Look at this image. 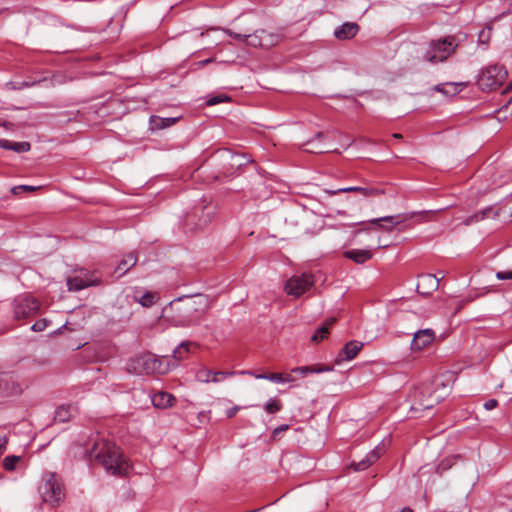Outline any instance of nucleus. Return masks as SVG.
<instances>
[{
    "label": "nucleus",
    "mask_w": 512,
    "mask_h": 512,
    "mask_svg": "<svg viewBox=\"0 0 512 512\" xmlns=\"http://www.w3.org/2000/svg\"><path fill=\"white\" fill-rule=\"evenodd\" d=\"M86 456L89 461H97L114 476H125L132 469L131 463L121 449L116 444L102 438L95 440L92 446L87 448Z\"/></svg>",
    "instance_id": "obj_1"
},
{
    "label": "nucleus",
    "mask_w": 512,
    "mask_h": 512,
    "mask_svg": "<svg viewBox=\"0 0 512 512\" xmlns=\"http://www.w3.org/2000/svg\"><path fill=\"white\" fill-rule=\"evenodd\" d=\"M197 302L191 296L185 295L169 303L164 309L165 313H171L168 316L170 322L176 327H189L196 324Z\"/></svg>",
    "instance_id": "obj_2"
},
{
    "label": "nucleus",
    "mask_w": 512,
    "mask_h": 512,
    "mask_svg": "<svg viewBox=\"0 0 512 512\" xmlns=\"http://www.w3.org/2000/svg\"><path fill=\"white\" fill-rule=\"evenodd\" d=\"M38 491L43 501L51 505H58L65 497L61 477L54 472L43 474Z\"/></svg>",
    "instance_id": "obj_3"
},
{
    "label": "nucleus",
    "mask_w": 512,
    "mask_h": 512,
    "mask_svg": "<svg viewBox=\"0 0 512 512\" xmlns=\"http://www.w3.org/2000/svg\"><path fill=\"white\" fill-rule=\"evenodd\" d=\"M456 48L457 44L453 37L433 40L423 54V59L432 64L443 62L455 52Z\"/></svg>",
    "instance_id": "obj_4"
},
{
    "label": "nucleus",
    "mask_w": 512,
    "mask_h": 512,
    "mask_svg": "<svg viewBox=\"0 0 512 512\" xmlns=\"http://www.w3.org/2000/svg\"><path fill=\"white\" fill-rule=\"evenodd\" d=\"M127 370L138 375L165 372L160 360L151 353H143L132 358L127 364Z\"/></svg>",
    "instance_id": "obj_5"
},
{
    "label": "nucleus",
    "mask_w": 512,
    "mask_h": 512,
    "mask_svg": "<svg viewBox=\"0 0 512 512\" xmlns=\"http://www.w3.org/2000/svg\"><path fill=\"white\" fill-rule=\"evenodd\" d=\"M507 71L498 65H491L482 70L478 76V85L482 90H494L506 79Z\"/></svg>",
    "instance_id": "obj_6"
},
{
    "label": "nucleus",
    "mask_w": 512,
    "mask_h": 512,
    "mask_svg": "<svg viewBox=\"0 0 512 512\" xmlns=\"http://www.w3.org/2000/svg\"><path fill=\"white\" fill-rule=\"evenodd\" d=\"M415 403L411 405V411L428 410L439 403L443 396L435 395V391L429 386H422L413 392Z\"/></svg>",
    "instance_id": "obj_7"
},
{
    "label": "nucleus",
    "mask_w": 512,
    "mask_h": 512,
    "mask_svg": "<svg viewBox=\"0 0 512 512\" xmlns=\"http://www.w3.org/2000/svg\"><path fill=\"white\" fill-rule=\"evenodd\" d=\"M314 283L313 275L302 273L289 278L285 283L284 289L288 295L298 298L308 291Z\"/></svg>",
    "instance_id": "obj_8"
},
{
    "label": "nucleus",
    "mask_w": 512,
    "mask_h": 512,
    "mask_svg": "<svg viewBox=\"0 0 512 512\" xmlns=\"http://www.w3.org/2000/svg\"><path fill=\"white\" fill-rule=\"evenodd\" d=\"M39 309L40 302L31 296H18L13 301L14 318L17 320L34 316Z\"/></svg>",
    "instance_id": "obj_9"
},
{
    "label": "nucleus",
    "mask_w": 512,
    "mask_h": 512,
    "mask_svg": "<svg viewBox=\"0 0 512 512\" xmlns=\"http://www.w3.org/2000/svg\"><path fill=\"white\" fill-rule=\"evenodd\" d=\"M429 211H422V212H411V213H405V214H398L396 216H385L381 218L372 219L369 221L370 224L375 225L377 228L384 229L386 231H392L393 228L407 220H410L414 218L415 216H421L423 219L427 220V217L429 216Z\"/></svg>",
    "instance_id": "obj_10"
},
{
    "label": "nucleus",
    "mask_w": 512,
    "mask_h": 512,
    "mask_svg": "<svg viewBox=\"0 0 512 512\" xmlns=\"http://www.w3.org/2000/svg\"><path fill=\"white\" fill-rule=\"evenodd\" d=\"M218 155L224 161L223 169L226 175H232L235 170L251 162L245 155L232 153L229 150H222L218 152Z\"/></svg>",
    "instance_id": "obj_11"
},
{
    "label": "nucleus",
    "mask_w": 512,
    "mask_h": 512,
    "mask_svg": "<svg viewBox=\"0 0 512 512\" xmlns=\"http://www.w3.org/2000/svg\"><path fill=\"white\" fill-rule=\"evenodd\" d=\"M278 41V35L271 34L266 30H256L252 34H246L245 44L252 47L269 48Z\"/></svg>",
    "instance_id": "obj_12"
},
{
    "label": "nucleus",
    "mask_w": 512,
    "mask_h": 512,
    "mask_svg": "<svg viewBox=\"0 0 512 512\" xmlns=\"http://www.w3.org/2000/svg\"><path fill=\"white\" fill-rule=\"evenodd\" d=\"M101 280L94 278L92 274L86 273L85 276H74L67 279V286L69 291L78 292L90 286H97Z\"/></svg>",
    "instance_id": "obj_13"
},
{
    "label": "nucleus",
    "mask_w": 512,
    "mask_h": 512,
    "mask_svg": "<svg viewBox=\"0 0 512 512\" xmlns=\"http://www.w3.org/2000/svg\"><path fill=\"white\" fill-rule=\"evenodd\" d=\"M435 340V332L430 329H421L414 333L411 341V350L421 351Z\"/></svg>",
    "instance_id": "obj_14"
},
{
    "label": "nucleus",
    "mask_w": 512,
    "mask_h": 512,
    "mask_svg": "<svg viewBox=\"0 0 512 512\" xmlns=\"http://www.w3.org/2000/svg\"><path fill=\"white\" fill-rule=\"evenodd\" d=\"M439 278L433 274H422L419 276L417 291L423 295H430L439 287Z\"/></svg>",
    "instance_id": "obj_15"
},
{
    "label": "nucleus",
    "mask_w": 512,
    "mask_h": 512,
    "mask_svg": "<svg viewBox=\"0 0 512 512\" xmlns=\"http://www.w3.org/2000/svg\"><path fill=\"white\" fill-rule=\"evenodd\" d=\"M364 344L357 340L347 342L337 355V362L350 361L356 357Z\"/></svg>",
    "instance_id": "obj_16"
},
{
    "label": "nucleus",
    "mask_w": 512,
    "mask_h": 512,
    "mask_svg": "<svg viewBox=\"0 0 512 512\" xmlns=\"http://www.w3.org/2000/svg\"><path fill=\"white\" fill-rule=\"evenodd\" d=\"M237 372L230 371V372H223V371H213L210 369H202L197 373V378L203 382H220L226 377L233 376Z\"/></svg>",
    "instance_id": "obj_17"
},
{
    "label": "nucleus",
    "mask_w": 512,
    "mask_h": 512,
    "mask_svg": "<svg viewBox=\"0 0 512 512\" xmlns=\"http://www.w3.org/2000/svg\"><path fill=\"white\" fill-rule=\"evenodd\" d=\"M359 31V26L353 22H346L337 27L334 31V36L339 40H348L356 36Z\"/></svg>",
    "instance_id": "obj_18"
},
{
    "label": "nucleus",
    "mask_w": 512,
    "mask_h": 512,
    "mask_svg": "<svg viewBox=\"0 0 512 512\" xmlns=\"http://www.w3.org/2000/svg\"><path fill=\"white\" fill-rule=\"evenodd\" d=\"M381 455V451L379 448H375L371 450L365 458L360 460L359 462H353L351 463V467L354 469V471H364L367 468H369L374 462H376Z\"/></svg>",
    "instance_id": "obj_19"
},
{
    "label": "nucleus",
    "mask_w": 512,
    "mask_h": 512,
    "mask_svg": "<svg viewBox=\"0 0 512 512\" xmlns=\"http://www.w3.org/2000/svg\"><path fill=\"white\" fill-rule=\"evenodd\" d=\"M343 256L357 264H364L373 257V253L368 249H352L345 251Z\"/></svg>",
    "instance_id": "obj_20"
},
{
    "label": "nucleus",
    "mask_w": 512,
    "mask_h": 512,
    "mask_svg": "<svg viewBox=\"0 0 512 512\" xmlns=\"http://www.w3.org/2000/svg\"><path fill=\"white\" fill-rule=\"evenodd\" d=\"M21 393V387L11 377L0 376V396L16 395Z\"/></svg>",
    "instance_id": "obj_21"
},
{
    "label": "nucleus",
    "mask_w": 512,
    "mask_h": 512,
    "mask_svg": "<svg viewBox=\"0 0 512 512\" xmlns=\"http://www.w3.org/2000/svg\"><path fill=\"white\" fill-rule=\"evenodd\" d=\"M132 298L135 302L139 303L143 307H151L154 305L157 296L151 291L142 292L141 289H135L133 291Z\"/></svg>",
    "instance_id": "obj_22"
},
{
    "label": "nucleus",
    "mask_w": 512,
    "mask_h": 512,
    "mask_svg": "<svg viewBox=\"0 0 512 512\" xmlns=\"http://www.w3.org/2000/svg\"><path fill=\"white\" fill-rule=\"evenodd\" d=\"M174 396L167 392H157L151 397V402L156 408L165 409L172 406Z\"/></svg>",
    "instance_id": "obj_23"
},
{
    "label": "nucleus",
    "mask_w": 512,
    "mask_h": 512,
    "mask_svg": "<svg viewBox=\"0 0 512 512\" xmlns=\"http://www.w3.org/2000/svg\"><path fill=\"white\" fill-rule=\"evenodd\" d=\"M332 370H333V366H329V365H311V366L295 367L291 370V372L299 374L302 377H305L310 373H322V372H329Z\"/></svg>",
    "instance_id": "obj_24"
},
{
    "label": "nucleus",
    "mask_w": 512,
    "mask_h": 512,
    "mask_svg": "<svg viewBox=\"0 0 512 512\" xmlns=\"http://www.w3.org/2000/svg\"><path fill=\"white\" fill-rule=\"evenodd\" d=\"M0 148L5 150H12L17 153H24L28 152L31 148V145L29 142L23 141V142H12L6 139H0Z\"/></svg>",
    "instance_id": "obj_25"
},
{
    "label": "nucleus",
    "mask_w": 512,
    "mask_h": 512,
    "mask_svg": "<svg viewBox=\"0 0 512 512\" xmlns=\"http://www.w3.org/2000/svg\"><path fill=\"white\" fill-rule=\"evenodd\" d=\"M137 263V257L134 253L127 254L118 264L115 269V272L122 276L127 273L132 267H134Z\"/></svg>",
    "instance_id": "obj_26"
},
{
    "label": "nucleus",
    "mask_w": 512,
    "mask_h": 512,
    "mask_svg": "<svg viewBox=\"0 0 512 512\" xmlns=\"http://www.w3.org/2000/svg\"><path fill=\"white\" fill-rule=\"evenodd\" d=\"M74 411L75 408L72 405H61L55 411L54 421L65 423L71 419Z\"/></svg>",
    "instance_id": "obj_27"
},
{
    "label": "nucleus",
    "mask_w": 512,
    "mask_h": 512,
    "mask_svg": "<svg viewBox=\"0 0 512 512\" xmlns=\"http://www.w3.org/2000/svg\"><path fill=\"white\" fill-rule=\"evenodd\" d=\"M336 322V318L331 317L325 321V323L319 327L316 332L313 334L311 340L313 342H318L320 340H323L327 337L329 334L330 327H332Z\"/></svg>",
    "instance_id": "obj_28"
},
{
    "label": "nucleus",
    "mask_w": 512,
    "mask_h": 512,
    "mask_svg": "<svg viewBox=\"0 0 512 512\" xmlns=\"http://www.w3.org/2000/svg\"><path fill=\"white\" fill-rule=\"evenodd\" d=\"M462 85H463L462 83H454V82L442 83V84H437L434 87V90L437 92H441L446 96H454L460 92L459 87Z\"/></svg>",
    "instance_id": "obj_29"
},
{
    "label": "nucleus",
    "mask_w": 512,
    "mask_h": 512,
    "mask_svg": "<svg viewBox=\"0 0 512 512\" xmlns=\"http://www.w3.org/2000/svg\"><path fill=\"white\" fill-rule=\"evenodd\" d=\"M238 373L239 374H248V375H251V376L255 377L256 379H265V380H269V381L275 382V383H278V381L281 380V373H261V374H257V373H254L252 371H240Z\"/></svg>",
    "instance_id": "obj_30"
},
{
    "label": "nucleus",
    "mask_w": 512,
    "mask_h": 512,
    "mask_svg": "<svg viewBox=\"0 0 512 512\" xmlns=\"http://www.w3.org/2000/svg\"><path fill=\"white\" fill-rule=\"evenodd\" d=\"M214 210L215 208L212 205H207L203 207L202 217L200 218V223L198 224L199 229L204 227L211 220V218L214 215Z\"/></svg>",
    "instance_id": "obj_31"
},
{
    "label": "nucleus",
    "mask_w": 512,
    "mask_h": 512,
    "mask_svg": "<svg viewBox=\"0 0 512 512\" xmlns=\"http://www.w3.org/2000/svg\"><path fill=\"white\" fill-rule=\"evenodd\" d=\"M189 342H182L178 347H176L173 351V357L176 360L184 359L189 353Z\"/></svg>",
    "instance_id": "obj_32"
},
{
    "label": "nucleus",
    "mask_w": 512,
    "mask_h": 512,
    "mask_svg": "<svg viewBox=\"0 0 512 512\" xmlns=\"http://www.w3.org/2000/svg\"><path fill=\"white\" fill-rule=\"evenodd\" d=\"M268 414H275L282 409V403L279 400L270 399L264 406Z\"/></svg>",
    "instance_id": "obj_33"
},
{
    "label": "nucleus",
    "mask_w": 512,
    "mask_h": 512,
    "mask_svg": "<svg viewBox=\"0 0 512 512\" xmlns=\"http://www.w3.org/2000/svg\"><path fill=\"white\" fill-rule=\"evenodd\" d=\"M152 120V123L155 124V127L158 128V129H163V128H166V127H169L170 125L174 124L176 122V118H159L157 117L156 119H154L153 117L151 118Z\"/></svg>",
    "instance_id": "obj_34"
},
{
    "label": "nucleus",
    "mask_w": 512,
    "mask_h": 512,
    "mask_svg": "<svg viewBox=\"0 0 512 512\" xmlns=\"http://www.w3.org/2000/svg\"><path fill=\"white\" fill-rule=\"evenodd\" d=\"M19 456L11 455L7 456L3 460V467L7 471H13L16 467V464L20 461Z\"/></svg>",
    "instance_id": "obj_35"
},
{
    "label": "nucleus",
    "mask_w": 512,
    "mask_h": 512,
    "mask_svg": "<svg viewBox=\"0 0 512 512\" xmlns=\"http://www.w3.org/2000/svg\"><path fill=\"white\" fill-rule=\"evenodd\" d=\"M358 193L364 197H374L383 194L384 191L373 187H359Z\"/></svg>",
    "instance_id": "obj_36"
},
{
    "label": "nucleus",
    "mask_w": 512,
    "mask_h": 512,
    "mask_svg": "<svg viewBox=\"0 0 512 512\" xmlns=\"http://www.w3.org/2000/svg\"><path fill=\"white\" fill-rule=\"evenodd\" d=\"M487 212H488V210H483L481 212H477L474 215L467 217L463 223L468 226L475 222H478L485 218Z\"/></svg>",
    "instance_id": "obj_37"
},
{
    "label": "nucleus",
    "mask_w": 512,
    "mask_h": 512,
    "mask_svg": "<svg viewBox=\"0 0 512 512\" xmlns=\"http://www.w3.org/2000/svg\"><path fill=\"white\" fill-rule=\"evenodd\" d=\"M229 101H230V97L229 96L218 95V96H213V97L209 98L207 100V105L213 106V105H216V104H219V103L229 102Z\"/></svg>",
    "instance_id": "obj_38"
},
{
    "label": "nucleus",
    "mask_w": 512,
    "mask_h": 512,
    "mask_svg": "<svg viewBox=\"0 0 512 512\" xmlns=\"http://www.w3.org/2000/svg\"><path fill=\"white\" fill-rule=\"evenodd\" d=\"M37 189V187L35 186H30V185H19V186H15L11 189V192L14 194V195H18L20 192H32V191H35Z\"/></svg>",
    "instance_id": "obj_39"
},
{
    "label": "nucleus",
    "mask_w": 512,
    "mask_h": 512,
    "mask_svg": "<svg viewBox=\"0 0 512 512\" xmlns=\"http://www.w3.org/2000/svg\"><path fill=\"white\" fill-rule=\"evenodd\" d=\"M358 190H359V186H351V187H346V188H340L338 190H333V191L326 190V193H328L330 195H335L337 193L358 192Z\"/></svg>",
    "instance_id": "obj_40"
},
{
    "label": "nucleus",
    "mask_w": 512,
    "mask_h": 512,
    "mask_svg": "<svg viewBox=\"0 0 512 512\" xmlns=\"http://www.w3.org/2000/svg\"><path fill=\"white\" fill-rule=\"evenodd\" d=\"M47 323L48 322L46 319L38 320L31 326V329L35 332H41L45 330V328L47 327Z\"/></svg>",
    "instance_id": "obj_41"
},
{
    "label": "nucleus",
    "mask_w": 512,
    "mask_h": 512,
    "mask_svg": "<svg viewBox=\"0 0 512 512\" xmlns=\"http://www.w3.org/2000/svg\"><path fill=\"white\" fill-rule=\"evenodd\" d=\"M225 32L230 36L232 37L233 39L237 40V41H241V42H245V38H246V34H242V33H236V32H233L232 30L230 29H226Z\"/></svg>",
    "instance_id": "obj_42"
},
{
    "label": "nucleus",
    "mask_w": 512,
    "mask_h": 512,
    "mask_svg": "<svg viewBox=\"0 0 512 512\" xmlns=\"http://www.w3.org/2000/svg\"><path fill=\"white\" fill-rule=\"evenodd\" d=\"M496 278L498 280H512V270L511 271H498L496 273Z\"/></svg>",
    "instance_id": "obj_43"
},
{
    "label": "nucleus",
    "mask_w": 512,
    "mask_h": 512,
    "mask_svg": "<svg viewBox=\"0 0 512 512\" xmlns=\"http://www.w3.org/2000/svg\"><path fill=\"white\" fill-rule=\"evenodd\" d=\"M498 405V401L496 399H489L484 403V408L486 410H492L496 408Z\"/></svg>",
    "instance_id": "obj_44"
},
{
    "label": "nucleus",
    "mask_w": 512,
    "mask_h": 512,
    "mask_svg": "<svg viewBox=\"0 0 512 512\" xmlns=\"http://www.w3.org/2000/svg\"><path fill=\"white\" fill-rule=\"evenodd\" d=\"M8 438L6 436L0 437V455L4 453L7 448Z\"/></svg>",
    "instance_id": "obj_45"
},
{
    "label": "nucleus",
    "mask_w": 512,
    "mask_h": 512,
    "mask_svg": "<svg viewBox=\"0 0 512 512\" xmlns=\"http://www.w3.org/2000/svg\"><path fill=\"white\" fill-rule=\"evenodd\" d=\"M239 406H234L226 410V417L232 418L236 415V413L239 411Z\"/></svg>",
    "instance_id": "obj_46"
},
{
    "label": "nucleus",
    "mask_w": 512,
    "mask_h": 512,
    "mask_svg": "<svg viewBox=\"0 0 512 512\" xmlns=\"http://www.w3.org/2000/svg\"><path fill=\"white\" fill-rule=\"evenodd\" d=\"M294 378L291 374H281V380L278 383H290L293 382Z\"/></svg>",
    "instance_id": "obj_47"
},
{
    "label": "nucleus",
    "mask_w": 512,
    "mask_h": 512,
    "mask_svg": "<svg viewBox=\"0 0 512 512\" xmlns=\"http://www.w3.org/2000/svg\"><path fill=\"white\" fill-rule=\"evenodd\" d=\"M287 429H288V425L287 424L280 425V426H278L277 428L274 429L273 436H276V435L286 431Z\"/></svg>",
    "instance_id": "obj_48"
},
{
    "label": "nucleus",
    "mask_w": 512,
    "mask_h": 512,
    "mask_svg": "<svg viewBox=\"0 0 512 512\" xmlns=\"http://www.w3.org/2000/svg\"><path fill=\"white\" fill-rule=\"evenodd\" d=\"M324 137H325V134L322 131L317 132L314 136V138L317 140H322Z\"/></svg>",
    "instance_id": "obj_49"
},
{
    "label": "nucleus",
    "mask_w": 512,
    "mask_h": 512,
    "mask_svg": "<svg viewBox=\"0 0 512 512\" xmlns=\"http://www.w3.org/2000/svg\"><path fill=\"white\" fill-rule=\"evenodd\" d=\"M446 469H448V467H447V466H445L443 463H441V464L438 466V471H439V472H440V471H444V470H446Z\"/></svg>",
    "instance_id": "obj_50"
},
{
    "label": "nucleus",
    "mask_w": 512,
    "mask_h": 512,
    "mask_svg": "<svg viewBox=\"0 0 512 512\" xmlns=\"http://www.w3.org/2000/svg\"><path fill=\"white\" fill-rule=\"evenodd\" d=\"M400 512H414V511L411 508H409V507H404V508L401 509Z\"/></svg>",
    "instance_id": "obj_51"
},
{
    "label": "nucleus",
    "mask_w": 512,
    "mask_h": 512,
    "mask_svg": "<svg viewBox=\"0 0 512 512\" xmlns=\"http://www.w3.org/2000/svg\"><path fill=\"white\" fill-rule=\"evenodd\" d=\"M211 61H212V59H206V60H204V61H201V62H200V64H201V65H205V64H207V63H210Z\"/></svg>",
    "instance_id": "obj_52"
},
{
    "label": "nucleus",
    "mask_w": 512,
    "mask_h": 512,
    "mask_svg": "<svg viewBox=\"0 0 512 512\" xmlns=\"http://www.w3.org/2000/svg\"><path fill=\"white\" fill-rule=\"evenodd\" d=\"M393 138H395V139H401V138H402V135H401V134H399V133H395V134H393Z\"/></svg>",
    "instance_id": "obj_53"
},
{
    "label": "nucleus",
    "mask_w": 512,
    "mask_h": 512,
    "mask_svg": "<svg viewBox=\"0 0 512 512\" xmlns=\"http://www.w3.org/2000/svg\"><path fill=\"white\" fill-rule=\"evenodd\" d=\"M367 230H368L367 228L359 229V230H356V231H355V234H358V233H360L361 231H367Z\"/></svg>",
    "instance_id": "obj_54"
},
{
    "label": "nucleus",
    "mask_w": 512,
    "mask_h": 512,
    "mask_svg": "<svg viewBox=\"0 0 512 512\" xmlns=\"http://www.w3.org/2000/svg\"><path fill=\"white\" fill-rule=\"evenodd\" d=\"M8 125H11V124L10 123H6V122L3 123V126L6 127V128L8 127Z\"/></svg>",
    "instance_id": "obj_55"
},
{
    "label": "nucleus",
    "mask_w": 512,
    "mask_h": 512,
    "mask_svg": "<svg viewBox=\"0 0 512 512\" xmlns=\"http://www.w3.org/2000/svg\"><path fill=\"white\" fill-rule=\"evenodd\" d=\"M22 86L28 87V86H29V84H28L27 82H24V83L22 84Z\"/></svg>",
    "instance_id": "obj_56"
}]
</instances>
